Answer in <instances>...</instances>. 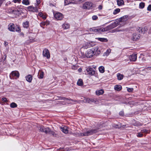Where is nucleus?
<instances>
[{
    "instance_id": "obj_1",
    "label": "nucleus",
    "mask_w": 151,
    "mask_h": 151,
    "mask_svg": "<svg viewBox=\"0 0 151 151\" xmlns=\"http://www.w3.org/2000/svg\"><path fill=\"white\" fill-rule=\"evenodd\" d=\"M118 24L117 21L111 24L108 26L103 28V27H97L90 28L89 30L91 32H106L110 29H113L116 27Z\"/></svg>"
},
{
    "instance_id": "obj_2",
    "label": "nucleus",
    "mask_w": 151,
    "mask_h": 151,
    "mask_svg": "<svg viewBox=\"0 0 151 151\" xmlns=\"http://www.w3.org/2000/svg\"><path fill=\"white\" fill-rule=\"evenodd\" d=\"M100 53L101 51L99 50L98 47H96L88 50L86 53V56L88 58H90L95 55H98Z\"/></svg>"
},
{
    "instance_id": "obj_3",
    "label": "nucleus",
    "mask_w": 151,
    "mask_h": 151,
    "mask_svg": "<svg viewBox=\"0 0 151 151\" xmlns=\"http://www.w3.org/2000/svg\"><path fill=\"white\" fill-rule=\"evenodd\" d=\"M97 132L96 129L89 130L86 132L80 133L79 135L81 136H89L96 133Z\"/></svg>"
},
{
    "instance_id": "obj_4",
    "label": "nucleus",
    "mask_w": 151,
    "mask_h": 151,
    "mask_svg": "<svg viewBox=\"0 0 151 151\" xmlns=\"http://www.w3.org/2000/svg\"><path fill=\"white\" fill-rule=\"evenodd\" d=\"M93 6V3L91 2L87 1L83 5L82 8L85 9H92Z\"/></svg>"
},
{
    "instance_id": "obj_5",
    "label": "nucleus",
    "mask_w": 151,
    "mask_h": 151,
    "mask_svg": "<svg viewBox=\"0 0 151 151\" xmlns=\"http://www.w3.org/2000/svg\"><path fill=\"white\" fill-rule=\"evenodd\" d=\"M86 72L87 74L90 76H93L95 73V70L91 67H88L86 68Z\"/></svg>"
},
{
    "instance_id": "obj_6",
    "label": "nucleus",
    "mask_w": 151,
    "mask_h": 151,
    "mask_svg": "<svg viewBox=\"0 0 151 151\" xmlns=\"http://www.w3.org/2000/svg\"><path fill=\"white\" fill-rule=\"evenodd\" d=\"M54 17L57 20H61L63 18V14L60 12H57L54 15Z\"/></svg>"
},
{
    "instance_id": "obj_7",
    "label": "nucleus",
    "mask_w": 151,
    "mask_h": 151,
    "mask_svg": "<svg viewBox=\"0 0 151 151\" xmlns=\"http://www.w3.org/2000/svg\"><path fill=\"white\" fill-rule=\"evenodd\" d=\"M43 56L45 57H46L47 58L49 59L50 57V55L49 50L47 49H45L43 51Z\"/></svg>"
},
{
    "instance_id": "obj_8",
    "label": "nucleus",
    "mask_w": 151,
    "mask_h": 151,
    "mask_svg": "<svg viewBox=\"0 0 151 151\" xmlns=\"http://www.w3.org/2000/svg\"><path fill=\"white\" fill-rule=\"evenodd\" d=\"M129 58L131 61L135 62L136 60L137 59V54L133 53L130 55Z\"/></svg>"
},
{
    "instance_id": "obj_9",
    "label": "nucleus",
    "mask_w": 151,
    "mask_h": 151,
    "mask_svg": "<svg viewBox=\"0 0 151 151\" xmlns=\"http://www.w3.org/2000/svg\"><path fill=\"white\" fill-rule=\"evenodd\" d=\"M40 131L44 132L46 134L48 133L50 131L49 128H45L42 126H40Z\"/></svg>"
},
{
    "instance_id": "obj_10",
    "label": "nucleus",
    "mask_w": 151,
    "mask_h": 151,
    "mask_svg": "<svg viewBox=\"0 0 151 151\" xmlns=\"http://www.w3.org/2000/svg\"><path fill=\"white\" fill-rule=\"evenodd\" d=\"M11 75L13 77L16 76L18 78L19 76V74L18 71H12L10 75V78L12 79V78L11 77Z\"/></svg>"
},
{
    "instance_id": "obj_11",
    "label": "nucleus",
    "mask_w": 151,
    "mask_h": 151,
    "mask_svg": "<svg viewBox=\"0 0 151 151\" xmlns=\"http://www.w3.org/2000/svg\"><path fill=\"white\" fill-rule=\"evenodd\" d=\"M27 9L29 11L33 12H38V9L37 7H34L32 6H29L27 7Z\"/></svg>"
},
{
    "instance_id": "obj_12",
    "label": "nucleus",
    "mask_w": 151,
    "mask_h": 151,
    "mask_svg": "<svg viewBox=\"0 0 151 151\" xmlns=\"http://www.w3.org/2000/svg\"><path fill=\"white\" fill-rule=\"evenodd\" d=\"M8 29L10 31L14 32L15 30V26L13 23H11L9 25Z\"/></svg>"
},
{
    "instance_id": "obj_13",
    "label": "nucleus",
    "mask_w": 151,
    "mask_h": 151,
    "mask_svg": "<svg viewBox=\"0 0 151 151\" xmlns=\"http://www.w3.org/2000/svg\"><path fill=\"white\" fill-rule=\"evenodd\" d=\"M140 38V36L139 35L137 34H133L132 37V40L133 41H136L138 40Z\"/></svg>"
},
{
    "instance_id": "obj_14",
    "label": "nucleus",
    "mask_w": 151,
    "mask_h": 151,
    "mask_svg": "<svg viewBox=\"0 0 151 151\" xmlns=\"http://www.w3.org/2000/svg\"><path fill=\"white\" fill-rule=\"evenodd\" d=\"M92 42H86L84 45L82 47V48L84 49H87L88 48L90 47L93 46V45H92Z\"/></svg>"
},
{
    "instance_id": "obj_15",
    "label": "nucleus",
    "mask_w": 151,
    "mask_h": 151,
    "mask_svg": "<svg viewBox=\"0 0 151 151\" xmlns=\"http://www.w3.org/2000/svg\"><path fill=\"white\" fill-rule=\"evenodd\" d=\"M50 24V22L49 21H46L45 22H41L40 23V26L41 27H43L45 25L47 26Z\"/></svg>"
},
{
    "instance_id": "obj_16",
    "label": "nucleus",
    "mask_w": 151,
    "mask_h": 151,
    "mask_svg": "<svg viewBox=\"0 0 151 151\" xmlns=\"http://www.w3.org/2000/svg\"><path fill=\"white\" fill-rule=\"evenodd\" d=\"M70 26V24H69L66 22L63 24L62 25L63 28L65 29H69Z\"/></svg>"
},
{
    "instance_id": "obj_17",
    "label": "nucleus",
    "mask_w": 151,
    "mask_h": 151,
    "mask_svg": "<svg viewBox=\"0 0 151 151\" xmlns=\"http://www.w3.org/2000/svg\"><path fill=\"white\" fill-rule=\"evenodd\" d=\"M26 79L28 82H31L32 79V76L30 75H29L26 77Z\"/></svg>"
},
{
    "instance_id": "obj_18",
    "label": "nucleus",
    "mask_w": 151,
    "mask_h": 151,
    "mask_svg": "<svg viewBox=\"0 0 151 151\" xmlns=\"http://www.w3.org/2000/svg\"><path fill=\"white\" fill-rule=\"evenodd\" d=\"M122 88V86L120 85H115L114 87V89L118 91H120Z\"/></svg>"
},
{
    "instance_id": "obj_19",
    "label": "nucleus",
    "mask_w": 151,
    "mask_h": 151,
    "mask_svg": "<svg viewBox=\"0 0 151 151\" xmlns=\"http://www.w3.org/2000/svg\"><path fill=\"white\" fill-rule=\"evenodd\" d=\"M117 77L119 80H121L123 79L124 77V76L123 74L119 73L117 74Z\"/></svg>"
},
{
    "instance_id": "obj_20",
    "label": "nucleus",
    "mask_w": 151,
    "mask_h": 151,
    "mask_svg": "<svg viewBox=\"0 0 151 151\" xmlns=\"http://www.w3.org/2000/svg\"><path fill=\"white\" fill-rule=\"evenodd\" d=\"M61 130L64 133L66 134L68 133V131L67 129V127L65 126L61 128Z\"/></svg>"
},
{
    "instance_id": "obj_21",
    "label": "nucleus",
    "mask_w": 151,
    "mask_h": 151,
    "mask_svg": "<svg viewBox=\"0 0 151 151\" xmlns=\"http://www.w3.org/2000/svg\"><path fill=\"white\" fill-rule=\"evenodd\" d=\"M29 26V23L28 21H26L23 23V26L24 28H27Z\"/></svg>"
},
{
    "instance_id": "obj_22",
    "label": "nucleus",
    "mask_w": 151,
    "mask_h": 151,
    "mask_svg": "<svg viewBox=\"0 0 151 151\" xmlns=\"http://www.w3.org/2000/svg\"><path fill=\"white\" fill-rule=\"evenodd\" d=\"M104 93V91L102 89H101L99 91H96V93L97 95H100L103 94Z\"/></svg>"
},
{
    "instance_id": "obj_23",
    "label": "nucleus",
    "mask_w": 151,
    "mask_h": 151,
    "mask_svg": "<svg viewBox=\"0 0 151 151\" xmlns=\"http://www.w3.org/2000/svg\"><path fill=\"white\" fill-rule=\"evenodd\" d=\"M22 3L25 5H28L30 4V2L29 0H23Z\"/></svg>"
},
{
    "instance_id": "obj_24",
    "label": "nucleus",
    "mask_w": 151,
    "mask_h": 151,
    "mask_svg": "<svg viewBox=\"0 0 151 151\" xmlns=\"http://www.w3.org/2000/svg\"><path fill=\"white\" fill-rule=\"evenodd\" d=\"M99 72L101 73H103L105 71L104 68L103 66H101L99 67Z\"/></svg>"
},
{
    "instance_id": "obj_25",
    "label": "nucleus",
    "mask_w": 151,
    "mask_h": 151,
    "mask_svg": "<svg viewBox=\"0 0 151 151\" xmlns=\"http://www.w3.org/2000/svg\"><path fill=\"white\" fill-rule=\"evenodd\" d=\"M77 84L79 86H82L83 84V80L81 79H79L77 82Z\"/></svg>"
},
{
    "instance_id": "obj_26",
    "label": "nucleus",
    "mask_w": 151,
    "mask_h": 151,
    "mask_svg": "<svg viewBox=\"0 0 151 151\" xmlns=\"http://www.w3.org/2000/svg\"><path fill=\"white\" fill-rule=\"evenodd\" d=\"M96 101L94 99L88 98V103H91L93 102H95Z\"/></svg>"
},
{
    "instance_id": "obj_27",
    "label": "nucleus",
    "mask_w": 151,
    "mask_h": 151,
    "mask_svg": "<svg viewBox=\"0 0 151 151\" xmlns=\"http://www.w3.org/2000/svg\"><path fill=\"white\" fill-rule=\"evenodd\" d=\"M117 3L118 6H120L124 4V1L123 0H118Z\"/></svg>"
},
{
    "instance_id": "obj_28",
    "label": "nucleus",
    "mask_w": 151,
    "mask_h": 151,
    "mask_svg": "<svg viewBox=\"0 0 151 151\" xmlns=\"http://www.w3.org/2000/svg\"><path fill=\"white\" fill-rule=\"evenodd\" d=\"M102 42H106L107 41V40L105 38H96Z\"/></svg>"
},
{
    "instance_id": "obj_29",
    "label": "nucleus",
    "mask_w": 151,
    "mask_h": 151,
    "mask_svg": "<svg viewBox=\"0 0 151 151\" xmlns=\"http://www.w3.org/2000/svg\"><path fill=\"white\" fill-rule=\"evenodd\" d=\"M128 18V16L127 15L124 16L121 18V20L122 22H124L127 21Z\"/></svg>"
},
{
    "instance_id": "obj_30",
    "label": "nucleus",
    "mask_w": 151,
    "mask_h": 151,
    "mask_svg": "<svg viewBox=\"0 0 151 151\" xmlns=\"http://www.w3.org/2000/svg\"><path fill=\"white\" fill-rule=\"evenodd\" d=\"M80 103H81L83 104L88 103V98H84L83 100H80Z\"/></svg>"
},
{
    "instance_id": "obj_31",
    "label": "nucleus",
    "mask_w": 151,
    "mask_h": 151,
    "mask_svg": "<svg viewBox=\"0 0 151 151\" xmlns=\"http://www.w3.org/2000/svg\"><path fill=\"white\" fill-rule=\"evenodd\" d=\"M44 73L42 71H40L38 73L39 78H42L43 77Z\"/></svg>"
},
{
    "instance_id": "obj_32",
    "label": "nucleus",
    "mask_w": 151,
    "mask_h": 151,
    "mask_svg": "<svg viewBox=\"0 0 151 151\" xmlns=\"http://www.w3.org/2000/svg\"><path fill=\"white\" fill-rule=\"evenodd\" d=\"M15 27L16 31L19 32H21V29L19 26L16 25Z\"/></svg>"
},
{
    "instance_id": "obj_33",
    "label": "nucleus",
    "mask_w": 151,
    "mask_h": 151,
    "mask_svg": "<svg viewBox=\"0 0 151 151\" xmlns=\"http://www.w3.org/2000/svg\"><path fill=\"white\" fill-rule=\"evenodd\" d=\"M120 10L118 8L116 9L113 12V14L114 15L120 12Z\"/></svg>"
},
{
    "instance_id": "obj_34",
    "label": "nucleus",
    "mask_w": 151,
    "mask_h": 151,
    "mask_svg": "<svg viewBox=\"0 0 151 151\" xmlns=\"http://www.w3.org/2000/svg\"><path fill=\"white\" fill-rule=\"evenodd\" d=\"M10 106L11 108H14L17 106V105L15 103L12 102L10 104Z\"/></svg>"
},
{
    "instance_id": "obj_35",
    "label": "nucleus",
    "mask_w": 151,
    "mask_h": 151,
    "mask_svg": "<svg viewBox=\"0 0 151 151\" xmlns=\"http://www.w3.org/2000/svg\"><path fill=\"white\" fill-rule=\"evenodd\" d=\"M145 6V3L144 2H141L139 4V8L141 9L143 8Z\"/></svg>"
},
{
    "instance_id": "obj_36",
    "label": "nucleus",
    "mask_w": 151,
    "mask_h": 151,
    "mask_svg": "<svg viewBox=\"0 0 151 151\" xmlns=\"http://www.w3.org/2000/svg\"><path fill=\"white\" fill-rule=\"evenodd\" d=\"M111 52V50L110 49H108L106 52L104 53V55L108 56Z\"/></svg>"
},
{
    "instance_id": "obj_37",
    "label": "nucleus",
    "mask_w": 151,
    "mask_h": 151,
    "mask_svg": "<svg viewBox=\"0 0 151 151\" xmlns=\"http://www.w3.org/2000/svg\"><path fill=\"white\" fill-rule=\"evenodd\" d=\"M71 3V1H68V0H65L64 1V4L65 5H67L69 4L70 3Z\"/></svg>"
},
{
    "instance_id": "obj_38",
    "label": "nucleus",
    "mask_w": 151,
    "mask_h": 151,
    "mask_svg": "<svg viewBox=\"0 0 151 151\" xmlns=\"http://www.w3.org/2000/svg\"><path fill=\"white\" fill-rule=\"evenodd\" d=\"M141 132L142 133L147 134L148 133V130L147 129H143L141 130Z\"/></svg>"
},
{
    "instance_id": "obj_39",
    "label": "nucleus",
    "mask_w": 151,
    "mask_h": 151,
    "mask_svg": "<svg viewBox=\"0 0 151 151\" xmlns=\"http://www.w3.org/2000/svg\"><path fill=\"white\" fill-rule=\"evenodd\" d=\"M134 125L135 126H141L142 124L138 122H136L134 123Z\"/></svg>"
},
{
    "instance_id": "obj_40",
    "label": "nucleus",
    "mask_w": 151,
    "mask_h": 151,
    "mask_svg": "<svg viewBox=\"0 0 151 151\" xmlns=\"http://www.w3.org/2000/svg\"><path fill=\"white\" fill-rule=\"evenodd\" d=\"M12 12H14V14L16 15H18L19 14V11L18 10H12Z\"/></svg>"
},
{
    "instance_id": "obj_41",
    "label": "nucleus",
    "mask_w": 151,
    "mask_h": 151,
    "mask_svg": "<svg viewBox=\"0 0 151 151\" xmlns=\"http://www.w3.org/2000/svg\"><path fill=\"white\" fill-rule=\"evenodd\" d=\"M127 88V91L129 92H132L133 91V89L132 88Z\"/></svg>"
},
{
    "instance_id": "obj_42",
    "label": "nucleus",
    "mask_w": 151,
    "mask_h": 151,
    "mask_svg": "<svg viewBox=\"0 0 151 151\" xmlns=\"http://www.w3.org/2000/svg\"><path fill=\"white\" fill-rule=\"evenodd\" d=\"M92 18L93 20H96L98 19V17L96 15H93V16Z\"/></svg>"
},
{
    "instance_id": "obj_43",
    "label": "nucleus",
    "mask_w": 151,
    "mask_h": 151,
    "mask_svg": "<svg viewBox=\"0 0 151 151\" xmlns=\"http://www.w3.org/2000/svg\"><path fill=\"white\" fill-rule=\"evenodd\" d=\"M69 100H70V101H74L76 102V103H80V100H73L72 99H70Z\"/></svg>"
},
{
    "instance_id": "obj_44",
    "label": "nucleus",
    "mask_w": 151,
    "mask_h": 151,
    "mask_svg": "<svg viewBox=\"0 0 151 151\" xmlns=\"http://www.w3.org/2000/svg\"><path fill=\"white\" fill-rule=\"evenodd\" d=\"M137 136L139 137H142L143 136V134L141 132H139L137 134Z\"/></svg>"
},
{
    "instance_id": "obj_45",
    "label": "nucleus",
    "mask_w": 151,
    "mask_h": 151,
    "mask_svg": "<svg viewBox=\"0 0 151 151\" xmlns=\"http://www.w3.org/2000/svg\"><path fill=\"white\" fill-rule=\"evenodd\" d=\"M147 10L149 11H151V5H149L148 7L147 8Z\"/></svg>"
},
{
    "instance_id": "obj_46",
    "label": "nucleus",
    "mask_w": 151,
    "mask_h": 151,
    "mask_svg": "<svg viewBox=\"0 0 151 151\" xmlns=\"http://www.w3.org/2000/svg\"><path fill=\"white\" fill-rule=\"evenodd\" d=\"M21 0H13V1L15 3L17 2L19 3Z\"/></svg>"
},
{
    "instance_id": "obj_47",
    "label": "nucleus",
    "mask_w": 151,
    "mask_h": 151,
    "mask_svg": "<svg viewBox=\"0 0 151 151\" xmlns=\"http://www.w3.org/2000/svg\"><path fill=\"white\" fill-rule=\"evenodd\" d=\"M71 68L72 69H74V70H76L77 69V66H75V65L72 66Z\"/></svg>"
},
{
    "instance_id": "obj_48",
    "label": "nucleus",
    "mask_w": 151,
    "mask_h": 151,
    "mask_svg": "<svg viewBox=\"0 0 151 151\" xmlns=\"http://www.w3.org/2000/svg\"><path fill=\"white\" fill-rule=\"evenodd\" d=\"M36 2H37V6H38L39 4L40 3V0H36Z\"/></svg>"
},
{
    "instance_id": "obj_49",
    "label": "nucleus",
    "mask_w": 151,
    "mask_h": 151,
    "mask_svg": "<svg viewBox=\"0 0 151 151\" xmlns=\"http://www.w3.org/2000/svg\"><path fill=\"white\" fill-rule=\"evenodd\" d=\"M1 100L4 102H5L6 101L7 99H6L5 98H3L1 99Z\"/></svg>"
},
{
    "instance_id": "obj_50",
    "label": "nucleus",
    "mask_w": 151,
    "mask_h": 151,
    "mask_svg": "<svg viewBox=\"0 0 151 151\" xmlns=\"http://www.w3.org/2000/svg\"><path fill=\"white\" fill-rule=\"evenodd\" d=\"M114 127L115 128H120V127L118 125H115L114 124Z\"/></svg>"
},
{
    "instance_id": "obj_51",
    "label": "nucleus",
    "mask_w": 151,
    "mask_h": 151,
    "mask_svg": "<svg viewBox=\"0 0 151 151\" xmlns=\"http://www.w3.org/2000/svg\"><path fill=\"white\" fill-rule=\"evenodd\" d=\"M12 10H13L12 8H9V12H10V13L12 12V13H14V12H12Z\"/></svg>"
},
{
    "instance_id": "obj_52",
    "label": "nucleus",
    "mask_w": 151,
    "mask_h": 151,
    "mask_svg": "<svg viewBox=\"0 0 151 151\" xmlns=\"http://www.w3.org/2000/svg\"><path fill=\"white\" fill-rule=\"evenodd\" d=\"M146 69H147L148 70H151V66H148L146 68Z\"/></svg>"
},
{
    "instance_id": "obj_53",
    "label": "nucleus",
    "mask_w": 151,
    "mask_h": 151,
    "mask_svg": "<svg viewBox=\"0 0 151 151\" xmlns=\"http://www.w3.org/2000/svg\"><path fill=\"white\" fill-rule=\"evenodd\" d=\"M41 17L43 18V19H46V17L44 15H43Z\"/></svg>"
},
{
    "instance_id": "obj_54",
    "label": "nucleus",
    "mask_w": 151,
    "mask_h": 151,
    "mask_svg": "<svg viewBox=\"0 0 151 151\" xmlns=\"http://www.w3.org/2000/svg\"><path fill=\"white\" fill-rule=\"evenodd\" d=\"M38 15L40 17H41L43 15L42 13V12L39 13Z\"/></svg>"
},
{
    "instance_id": "obj_55",
    "label": "nucleus",
    "mask_w": 151,
    "mask_h": 151,
    "mask_svg": "<svg viewBox=\"0 0 151 151\" xmlns=\"http://www.w3.org/2000/svg\"><path fill=\"white\" fill-rule=\"evenodd\" d=\"M102 8V6L101 5H99L98 7V9H101Z\"/></svg>"
},
{
    "instance_id": "obj_56",
    "label": "nucleus",
    "mask_w": 151,
    "mask_h": 151,
    "mask_svg": "<svg viewBox=\"0 0 151 151\" xmlns=\"http://www.w3.org/2000/svg\"><path fill=\"white\" fill-rule=\"evenodd\" d=\"M139 29H140V30H139V32H140V33H142V29H140V28H139Z\"/></svg>"
},
{
    "instance_id": "obj_57",
    "label": "nucleus",
    "mask_w": 151,
    "mask_h": 151,
    "mask_svg": "<svg viewBox=\"0 0 151 151\" xmlns=\"http://www.w3.org/2000/svg\"><path fill=\"white\" fill-rule=\"evenodd\" d=\"M20 35H21V36H23L24 35V34L22 32L20 34Z\"/></svg>"
},
{
    "instance_id": "obj_58",
    "label": "nucleus",
    "mask_w": 151,
    "mask_h": 151,
    "mask_svg": "<svg viewBox=\"0 0 151 151\" xmlns=\"http://www.w3.org/2000/svg\"><path fill=\"white\" fill-rule=\"evenodd\" d=\"M11 2L10 1H9L8 2H7V3L6 4H11Z\"/></svg>"
},
{
    "instance_id": "obj_59",
    "label": "nucleus",
    "mask_w": 151,
    "mask_h": 151,
    "mask_svg": "<svg viewBox=\"0 0 151 151\" xmlns=\"http://www.w3.org/2000/svg\"><path fill=\"white\" fill-rule=\"evenodd\" d=\"M65 99V98L64 97H62V98L61 99H62V100H64V99Z\"/></svg>"
},
{
    "instance_id": "obj_60",
    "label": "nucleus",
    "mask_w": 151,
    "mask_h": 151,
    "mask_svg": "<svg viewBox=\"0 0 151 151\" xmlns=\"http://www.w3.org/2000/svg\"><path fill=\"white\" fill-rule=\"evenodd\" d=\"M4 44L5 45H7V44L6 42H4Z\"/></svg>"
},
{
    "instance_id": "obj_61",
    "label": "nucleus",
    "mask_w": 151,
    "mask_h": 151,
    "mask_svg": "<svg viewBox=\"0 0 151 151\" xmlns=\"http://www.w3.org/2000/svg\"><path fill=\"white\" fill-rule=\"evenodd\" d=\"M69 99H68V98H65V99H66V100H69Z\"/></svg>"
},
{
    "instance_id": "obj_62",
    "label": "nucleus",
    "mask_w": 151,
    "mask_h": 151,
    "mask_svg": "<svg viewBox=\"0 0 151 151\" xmlns=\"http://www.w3.org/2000/svg\"><path fill=\"white\" fill-rule=\"evenodd\" d=\"M1 4L2 3L0 1V7L1 6Z\"/></svg>"
},
{
    "instance_id": "obj_63",
    "label": "nucleus",
    "mask_w": 151,
    "mask_h": 151,
    "mask_svg": "<svg viewBox=\"0 0 151 151\" xmlns=\"http://www.w3.org/2000/svg\"><path fill=\"white\" fill-rule=\"evenodd\" d=\"M81 70V68H79L78 69V70L79 71H80V70Z\"/></svg>"
},
{
    "instance_id": "obj_64",
    "label": "nucleus",
    "mask_w": 151,
    "mask_h": 151,
    "mask_svg": "<svg viewBox=\"0 0 151 151\" xmlns=\"http://www.w3.org/2000/svg\"><path fill=\"white\" fill-rule=\"evenodd\" d=\"M123 114H121V115H122V116Z\"/></svg>"
}]
</instances>
